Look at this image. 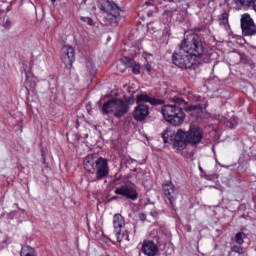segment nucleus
Segmentation results:
<instances>
[{"instance_id": "nucleus-12", "label": "nucleus", "mask_w": 256, "mask_h": 256, "mask_svg": "<svg viewBox=\"0 0 256 256\" xmlns=\"http://www.w3.org/2000/svg\"><path fill=\"white\" fill-rule=\"evenodd\" d=\"M149 115V107L144 104H139L134 110V119L143 121Z\"/></svg>"}, {"instance_id": "nucleus-5", "label": "nucleus", "mask_w": 256, "mask_h": 256, "mask_svg": "<svg viewBox=\"0 0 256 256\" xmlns=\"http://www.w3.org/2000/svg\"><path fill=\"white\" fill-rule=\"evenodd\" d=\"M102 113L104 115H109V113H114V117L121 119L129 113V106L125 101L121 99H111L108 102L104 103L102 106Z\"/></svg>"}, {"instance_id": "nucleus-10", "label": "nucleus", "mask_w": 256, "mask_h": 256, "mask_svg": "<svg viewBox=\"0 0 256 256\" xmlns=\"http://www.w3.org/2000/svg\"><path fill=\"white\" fill-rule=\"evenodd\" d=\"M163 191L165 197L170 201L171 205L175 203V199H177V189H175V185L171 181H167L163 185Z\"/></svg>"}, {"instance_id": "nucleus-19", "label": "nucleus", "mask_w": 256, "mask_h": 256, "mask_svg": "<svg viewBox=\"0 0 256 256\" xmlns=\"http://www.w3.org/2000/svg\"><path fill=\"white\" fill-rule=\"evenodd\" d=\"M229 15L227 13H224L219 18V24L220 25H229Z\"/></svg>"}, {"instance_id": "nucleus-20", "label": "nucleus", "mask_w": 256, "mask_h": 256, "mask_svg": "<svg viewBox=\"0 0 256 256\" xmlns=\"http://www.w3.org/2000/svg\"><path fill=\"white\" fill-rule=\"evenodd\" d=\"M231 251H233V253H238V255H243V253H245V249H243V247L237 246V245L232 246Z\"/></svg>"}, {"instance_id": "nucleus-9", "label": "nucleus", "mask_w": 256, "mask_h": 256, "mask_svg": "<svg viewBox=\"0 0 256 256\" xmlns=\"http://www.w3.org/2000/svg\"><path fill=\"white\" fill-rule=\"evenodd\" d=\"M116 195H122V197H126V199H130L131 201H137L139 194L137 190L132 186L123 185L119 186L115 189Z\"/></svg>"}, {"instance_id": "nucleus-18", "label": "nucleus", "mask_w": 256, "mask_h": 256, "mask_svg": "<svg viewBox=\"0 0 256 256\" xmlns=\"http://www.w3.org/2000/svg\"><path fill=\"white\" fill-rule=\"evenodd\" d=\"M245 239V233L243 232H238L236 235H235V241L238 245H243V243H245V241L243 240Z\"/></svg>"}, {"instance_id": "nucleus-28", "label": "nucleus", "mask_w": 256, "mask_h": 256, "mask_svg": "<svg viewBox=\"0 0 256 256\" xmlns=\"http://www.w3.org/2000/svg\"><path fill=\"white\" fill-rule=\"evenodd\" d=\"M124 59H125V61H127V57H125ZM124 59H122V61H124Z\"/></svg>"}, {"instance_id": "nucleus-3", "label": "nucleus", "mask_w": 256, "mask_h": 256, "mask_svg": "<svg viewBox=\"0 0 256 256\" xmlns=\"http://www.w3.org/2000/svg\"><path fill=\"white\" fill-rule=\"evenodd\" d=\"M85 171L96 175V179H104L109 175V163L106 158L99 156L98 154L87 155L83 160Z\"/></svg>"}, {"instance_id": "nucleus-26", "label": "nucleus", "mask_w": 256, "mask_h": 256, "mask_svg": "<svg viewBox=\"0 0 256 256\" xmlns=\"http://www.w3.org/2000/svg\"><path fill=\"white\" fill-rule=\"evenodd\" d=\"M252 7L254 9V11L256 12V0H252Z\"/></svg>"}, {"instance_id": "nucleus-16", "label": "nucleus", "mask_w": 256, "mask_h": 256, "mask_svg": "<svg viewBox=\"0 0 256 256\" xmlns=\"http://www.w3.org/2000/svg\"><path fill=\"white\" fill-rule=\"evenodd\" d=\"M21 256H37L35 250L29 246L22 247Z\"/></svg>"}, {"instance_id": "nucleus-25", "label": "nucleus", "mask_w": 256, "mask_h": 256, "mask_svg": "<svg viewBox=\"0 0 256 256\" xmlns=\"http://www.w3.org/2000/svg\"><path fill=\"white\" fill-rule=\"evenodd\" d=\"M175 103H178V105H182V103H185V100H183L181 98H177V99H175Z\"/></svg>"}, {"instance_id": "nucleus-24", "label": "nucleus", "mask_w": 256, "mask_h": 256, "mask_svg": "<svg viewBox=\"0 0 256 256\" xmlns=\"http://www.w3.org/2000/svg\"><path fill=\"white\" fill-rule=\"evenodd\" d=\"M144 68L146 69V71H148V73H151V64L146 63V65L144 66Z\"/></svg>"}, {"instance_id": "nucleus-17", "label": "nucleus", "mask_w": 256, "mask_h": 256, "mask_svg": "<svg viewBox=\"0 0 256 256\" xmlns=\"http://www.w3.org/2000/svg\"><path fill=\"white\" fill-rule=\"evenodd\" d=\"M25 87L26 89H35V80L33 77H29V74H26Z\"/></svg>"}, {"instance_id": "nucleus-11", "label": "nucleus", "mask_w": 256, "mask_h": 256, "mask_svg": "<svg viewBox=\"0 0 256 256\" xmlns=\"http://www.w3.org/2000/svg\"><path fill=\"white\" fill-rule=\"evenodd\" d=\"M63 62L66 65H72L75 61V48L71 45H64L62 47Z\"/></svg>"}, {"instance_id": "nucleus-14", "label": "nucleus", "mask_w": 256, "mask_h": 256, "mask_svg": "<svg viewBox=\"0 0 256 256\" xmlns=\"http://www.w3.org/2000/svg\"><path fill=\"white\" fill-rule=\"evenodd\" d=\"M136 103L138 105H141V103H150V105H163V100L151 98L147 96V94H140L137 95Z\"/></svg>"}, {"instance_id": "nucleus-15", "label": "nucleus", "mask_w": 256, "mask_h": 256, "mask_svg": "<svg viewBox=\"0 0 256 256\" xmlns=\"http://www.w3.org/2000/svg\"><path fill=\"white\" fill-rule=\"evenodd\" d=\"M253 0H234V4L238 9H249Z\"/></svg>"}, {"instance_id": "nucleus-7", "label": "nucleus", "mask_w": 256, "mask_h": 256, "mask_svg": "<svg viewBox=\"0 0 256 256\" xmlns=\"http://www.w3.org/2000/svg\"><path fill=\"white\" fill-rule=\"evenodd\" d=\"M241 29L243 35L249 37L256 34V25L249 14H244L241 17Z\"/></svg>"}, {"instance_id": "nucleus-4", "label": "nucleus", "mask_w": 256, "mask_h": 256, "mask_svg": "<svg viewBox=\"0 0 256 256\" xmlns=\"http://www.w3.org/2000/svg\"><path fill=\"white\" fill-rule=\"evenodd\" d=\"M161 114L164 120L174 127L183 125L185 121V112L181 107L175 104H166L161 108Z\"/></svg>"}, {"instance_id": "nucleus-22", "label": "nucleus", "mask_w": 256, "mask_h": 256, "mask_svg": "<svg viewBox=\"0 0 256 256\" xmlns=\"http://www.w3.org/2000/svg\"><path fill=\"white\" fill-rule=\"evenodd\" d=\"M132 72L134 75H139V73H141V66L139 64H134Z\"/></svg>"}, {"instance_id": "nucleus-21", "label": "nucleus", "mask_w": 256, "mask_h": 256, "mask_svg": "<svg viewBox=\"0 0 256 256\" xmlns=\"http://www.w3.org/2000/svg\"><path fill=\"white\" fill-rule=\"evenodd\" d=\"M80 19H81V21H83V23H87V25H90V27L95 26V22H93V19H91L89 17H81Z\"/></svg>"}, {"instance_id": "nucleus-13", "label": "nucleus", "mask_w": 256, "mask_h": 256, "mask_svg": "<svg viewBox=\"0 0 256 256\" xmlns=\"http://www.w3.org/2000/svg\"><path fill=\"white\" fill-rule=\"evenodd\" d=\"M142 251L144 255L155 256L157 255L159 249L157 248V245H155L153 241L149 240L143 243Z\"/></svg>"}, {"instance_id": "nucleus-6", "label": "nucleus", "mask_w": 256, "mask_h": 256, "mask_svg": "<svg viewBox=\"0 0 256 256\" xmlns=\"http://www.w3.org/2000/svg\"><path fill=\"white\" fill-rule=\"evenodd\" d=\"M98 7L103 11V13H107V15H111L115 19H118L121 15V8L117 6L113 1L109 0H99Z\"/></svg>"}, {"instance_id": "nucleus-1", "label": "nucleus", "mask_w": 256, "mask_h": 256, "mask_svg": "<svg viewBox=\"0 0 256 256\" xmlns=\"http://www.w3.org/2000/svg\"><path fill=\"white\" fill-rule=\"evenodd\" d=\"M206 44L197 35H192L185 39L179 51L173 55V63L177 67H191L201 61V57L205 55Z\"/></svg>"}, {"instance_id": "nucleus-27", "label": "nucleus", "mask_w": 256, "mask_h": 256, "mask_svg": "<svg viewBox=\"0 0 256 256\" xmlns=\"http://www.w3.org/2000/svg\"><path fill=\"white\" fill-rule=\"evenodd\" d=\"M55 1H57V0H51L52 3H55Z\"/></svg>"}, {"instance_id": "nucleus-23", "label": "nucleus", "mask_w": 256, "mask_h": 256, "mask_svg": "<svg viewBox=\"0 0 256 256\" xmlns=\"http://www.w3.org/2000/svg\"><path fill=\"white\" fill-rule=\"evenodd\" d=\"M7 245H9V240L8 239L3 240L2 244L0 245V249H5Z\"/></svg>"}, {"instance_id": "nucleus-2", "label": "nucleus", "mask_w": 256, "mask_h": 256, "mask_svg": "<svg viewBox=\"0 0 256 256\" xmlns=\"http://www.w3.org/2000/svg\"><path fill=\"white\" fill-rule=\"evenodd\" d=\"M162 137L164 143H173L174 149L183 151L187 147V143L190 145H199L201 143L203 130L197 126H191L187 132L182 129H179L176 133L173 130H166Z\"/></svg>"}, {"instance_id": "nucleus-8", "label": "nucleus", "mask_w": 256, "mask_h": 256, "mask_svg": "<svg viewBox=\"0 0 256 256\" xmlns=\"http://www.w3.org/2000/svg\"><path fill=\"white\" fill-rule=\"evenodd\" d=\"M113 226H114V233L116 234V239L118 243L123 241V227H125V218L121 214H115L113 216Z\"/></svg>"}]
</instances>
